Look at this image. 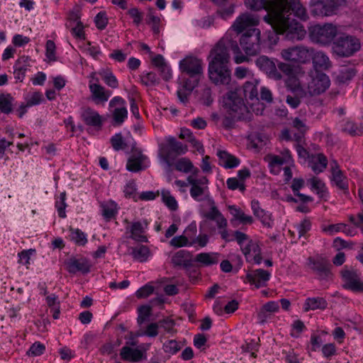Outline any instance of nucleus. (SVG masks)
<instances>
[{
	"label": "nucleus",
	"mask_w": 363,
	"mask_h": 363,
	"mask_svg": "<svg viewBox=\"0 0 363 363\" xmlns=\"http://www.w3.org/2000/svg\"><path fill=\"white\" fill-rule=\"evenodd\" d=\"M285 1L286 11L282 14L284 28L283 30L274 28V30L277 34H286V37L292 40H301L305 38L306 31L301 23L290 18L291 11L298 18L306 21L308 18L307 10L299 0H285Z\"/></svg>",
	"instance_id": "nucleus-1"
},
{
	"label": "nucleus",
	"mask_w": 363,
	"mask_h": 363,
	"mask_svg": "<svg viewBox=\"0 0 363 363\" xmlns=\"http://www.w3.org/2000/svg\"><path fill=\"white\" fill-rule=\"evenodd\" d=\"M245 6L252 10L259 11L262 9L267 11L264 20L279 30L284 29L283 12L286 11L285 0H245Z\"/></svg>",
	"instance_id": "nucleus-2"
},
{
	"label": "nucleus",
	"mask_w": 363,
	"mask_h": 363,
	"mask_svg": "<svg viewBox=\"0 0 363 363\" xmlns=\"http://www.w3.org/2000/svg\"><path fill=\"white\" fill-rule=\"evenodd\" d=\"M338 33V26L331 23L315 24L309 28V37L313 43L323 46H328L332 43H333Z\"/></svg>",
	"instance_id": "nucleus-3"
},
{
	"label": "nucleus",
	"mask_w": 363,
	"mask_h": 363,
	"mask_svg": "<svg viewBox=\"0 0 363 363\" xmlns=\"http://www.w3.org/2000/svg\"><path fill=\"white\" fill-rule=\"evenodd\" d=\"M267 158L271 173L279 174L284 166V180L289 182L292 178L291 167H294V161L289 150H284L279 155H269Z\"/></svg>",
	"instance_id": "nucleus-4"
},
{
	"label": "nucleus",
	"mask_w": 363,
	"mask_h": 363,
	"mask_svg": "<svg viewBox=\"0 0 363 363\" xmlns=\"http://www.w3.org/2000/svg\"><path fill=\"white\" fill-rule=\"evenodd\" d=\"M361 48V43L356 36L343 34L339 36L333 43L332 51L338 57H349L358 52Z\"/></svg>",
	"instance_id": "nucleus-5"
},
{
	"label": "nucleus",
	"mask_w": 363,
	"mask_h": 363,
	"mask_svg": "<svg viewBox=\"0 0 363 363\" xmlns=\"http://www.w3.org/2000/svg\"><path fill=\"white\" fill-rule=\"evenodd\" d=\"M223 106L232 118L236 119L244 118L248 113L243 99L240 97L236 90L229 91L222 99Z\"/></svg>",
	"instance_id": "nucleus-6"
},
{
	"label": "nucleus",
	"mask_w": 363,
	"mask_h": 363,
	"mask_svg": "<svg viewBox=\"0 0 363 363\" xmlns=\"http://www.w3.org/2000/svg\"><path fill=\"white\" fill-rule=\"evenodd\" d=\"M312 55L313 48L304 45L293 46L281 51V56L284 60L298 64L308 63Z\"/></svg>",
	"instance_id": "nucleus-7"
},
{
	"label": "nucleus",
	"mask_w": 363,
	"mask_h": 363,
	"mask_svg": "<svg viewBox=\"0 0 363 363\" xmlns=\"http://www.w3.org/2000/svg\"><path fill=\"white\" fill-rule=\"evenodd\" d=\"M260 35L258 28H251L243 33L240 39V45L247 56L257 55L260 51Z\"/></svg>",
	"instance_id": "nucleus-8"
},
{
	"label": "nucleus",
	"mask_w": 363,
	"mask_h": 363,
	"mask_svg": "<svg viewBox=\"0 0 363 363\" xmlns=\"http://www.w3.org/2000/svg\"><path fill=\"white\" fill-rule=\"evenodd\" d=\"M309 81L307 84L306 94L310 96L320 95L324 93L330 86L329 77L318 70L309 73Z\"/></svg>",
	"instance_id": "nucleus-9"
},
{
	"label": "nucleus",
	"mask_w": 363,
	"mask_h": 363,
	"mask_svg": "<svg viewBox=\"0 0 363 363\" xmlns=\"http://www.w3.org/2000/svg\"><path fill=\"white\" fill-rule=\"evenodd\" d=\"M187 182L191 186L190 195L194 200L201 201L209 197V181L206 177L190 175L187 178Z\"/></svg>",
	"instance_id": "nucleus-10"
},
{
	"label": "nucleus",
	"mask_w": 363,
	"mask_h": 363,
	"mask_svg": "<svg viewBox=\"0 0 363 363\" xmlns=\"http://www.w3.org/2000/svg\"><path fill=\"white\" fill-rule=\"evenodd\" d=\"M187 146L173 137H167L164 143L159 146V155L165 162H169L172 153L183 155L187 152Z\"/></svg>",
	"instance_id": "nucleus-11"
},
{
	"label": "nucleus",
	"mask_w": 363,
	"mask_h": 363,
	"mask_svg": "<svg viewBox=\"0 0 363 363\" xmlns=\"http://www.w3.org/2000/svg\"><path fill=\"white\" fill-rule=\"evenodd\" d=\"M96 73L89 75V89L93 101L96 104H104L111 96V91L99 84V79L96 77Z\"/></svg>",
	"instance_id": "nucleus-12"
},
{
	"label": "nucleus",
	"mask_w": 363,
	"mask_h": 363,
	"mask_svg": "<svg viewBox=\"0 0 363 363\" xmlns=\"http://www.w3.org/2000/svg\"><path fill=\"white\" fill-rule=\"evenodd\" d=\"M208 76L216 84L228 85L231 81L228 65H208Z\"/></svg>",
	"instance_id": "nucleus-13"
},
{
	"label": "nucleus",
	"mask_w": 363,
	"mask_h": 363,
	"mask_svg": "<svg viewBox=\"0 0 363 363\" xmlns=\"http://www.w3.org/2000/svg\"><path fill=\"white\" fill-rule=\"evenodd\" d=\"M150 161L141 150L133 149L128 159L126 169L132 172H138L149 167Z\"/></svg>",
	"instance_id": "nucleus-14"
},
{
	"label": "nucleus",
	"mask_w": 363,
	"mask_h": 363,
	"mask_svg": "<svg viewBox=\"0 0 363 363\" xmlns=\"http://www.w3.org/2000/svg\"><path fill=\"white\" fill-rule=\"evenodd\" d=\"M208 65H228L230 60V55L224 40L219 41L211 50L209 55Z\"/></svg>",
	"instance_id": "nucleus-15"
},
{
	"label": "nucleus",
	"mask_w": 363,
	"mask_h": 363,
	"mask_svg": "<svg viewBox=\"0 0 363 363\" xmlns=\"http://www.w3.org/2000/svg\"><path fill=\"white\" fill-rule=\"evenodd\" d=\"M109 107L113 108L112 116L114 123L121 125L128 117L125 101L121 96H114L109 102Z\"/></svg>",
	"instance_id": "nucleus-16"
},
{
	"label": "nucleus",
	"mask_w": 363,
	"mask_h": 363,
	"mask_svg": "<svg viewBox=\"0 0 363 363\" xmlns=\"http://www.w3.org/2000/svg\"><path fill=\"white\" fill-rule=\"evenodd\" d=\"M242 251L248 262L257 264L261 263L262 257L261 255V249L257 242L249 240L246 243V246L242 247Z\"/></svg>",
	"instance_id": "nucleus-17"
},
{
	"label": "nucleus",
	"mask_w": 363,
	"mask_h": 363,
	"mask_svg": "<svg viewBox=\"0 0 363 363\" xmlns=\"http://www.w3.org/2000/svg\"><path fill=\"white\" fill-rule=\"evenodd\" d=\"M342 274L345 288L354 292L363 293V280L355 272L345 270Z\"/></svg>",
	"instance_id": "nucleus-18"
},
{
	"label": "nucleus",
	"mask_w": 363,
	"mask_h": 363,
	"mask_svg": "<svg viewBox=\"0 0 363 363\" xmlns=\"http://www.w3.org/2000/svg\"><path fill=\"white\" fill-rule=\"evenodd\" d=\"M148 225L149 222L146 219L133 222L130 226V238L138 242H147V237L145 233Z\"/></svg>",
	"instance_id": "nucleus-19"
},
{
	"label": "nucleus",
	"mask_w": 363,
	"mask_h": 363,
	"mask_svg": "<svg viewBox=\"0 0 363 363\" xmlns=\"http://www.w3.org/2000/svg\"><path fill=\"white\" fill-rule=\"evenodd\" d=\"M270 276L271 274L269 272L258 269L248 272L246 275V280L251 285H254L255 288L259 289L267 285Z\"/></svg>",
	"instance_id": "nucleus-20"
},
{
	"label": "nucleus",
	"mask_w": 363,
	"mask_h": 363,
	"mask_svg": "<svg viewBox=\"0 0 363 363\" xmlns=\"http://www.w3.org/2000/svg\"><path fill=\"white\" fill-rule=\"evenodd\" d=\"M179 68L183 72H186L190 76L199 74L202 72V62L200 60L188 57L182 60L179 63Z\"/></svg>",
	"instance_id": "nucleus-21"
},
{
	"label": "nucleus",
	"mask_w": 363,
	"mask_h": 363,
	"mask_svg": "<svg viewBox=\"0 0 363 363\" xmlns=\"http://www.w3.org/2000/svg\"><path fill=\"white\" fill-rule=\"evenodd\" d=\"M259 23V18L256 16L250 13H243L239 16L233 24L232 28L240 33L245 29L257 25Z\"/></svg>",
	"instance_id": "nucleus-22"
},
{
	"label": "nucleus",
	"mask_w": 363,
	"mask_h": 363,
	"mask_svg": "<svg viewBox=\"0 0 363 363\" xmlns=\"http://www.w3.org/2000/svg\"><path fill=\"white\" fill-rule=\"evenodd\" d=\"M331 181L333 185L341 190L347 191L348 189V182L347 177L340 169L337 163L333 161L330 163Z\"/></svg>",
	"instance_id": "nucleus-23"
},
{
	"label": "nucleus",
	"mask_w": 363,
	"mask_h": 363,
	"mask_svg": "<svg viewBox=\"0 0 363 363\" xmlns=\"http://www.w3.org/2000/svg\"><path fill=\"white\" fill-rule=\"evenodd\" d=\"M67 271L71 274L81 272L86 274L90 271L91 264L85 258L70 259L66 262Z\"/></svg>",
	"instance_id": "nucleus-24"
},
{
	"label": "nucleus",
	"mask_w": 363,
	"mask_h": 363,
	"mask_svg": "<svg viewBox=\"0 0 363 363\" xmlns=\"http://www.w3.org/2000/svg\"><path fill=\"white\" fill-rule=\"evenodd\" d=\"M30 67V58L28 56L20 57L13 66V74L16 82H22L26 77V73Z\"/></svg>",
	"instance_id": "nucleus-25"
},
{
	"label": "nucleus",
	"mask_w": 363,
	"mask_h": 363,
	"mask_svg": "<svg viewBox=\"0 0 363 363\" xmlns=\"http://www.w3.org/2000/svg\"><path fill=\"white\" fill-rule=\"evenodd\" d=\"M308 165L315 173H320L326 168L328 160L323 154H312L308 155Z\"/></svg>",
	"instance_id": "nucleus-26"
},
{
	"label": "nucleus",
	"mask_w": 363,
	"mask_h": 363,
	"mask_svg": "<svg viewBox=\"0 0 363 363\" xmlns=\"http://www.w3.org/2000/svg\"><path fill=\"white\" fill-rule=\"evenodd\" d=\"M314 70L328 69L331 67V62L328 55L322 51H315L313 48V55L311 56Z\"/></svg>",
	"instance_id": "nucleus-27"
},
{
	"label": "nucleus",
	"mask_w": 363,
	"mask_h": 363,
	"mask_svg": "<svg viewBox=\"0 0 363 363\" xmlns=\"http://www.w3.org/2000/svg\"><path fill=\"white\" fill-rule=\"evenodd\" d=\"M82 118L88 125L100 127L103 123L102 117L99 113L89 107L84 108L82 113Z\"/></svg>",
	"instance_id": "nucleus-28"
},
{
	"label": "nucleus",
	"mask_w": 363,
	"mask_h": 363,
	"mask_svg": "<svg viewBox=\"0 0 363 363\" xmlns=\"http://www.w3.org/2000/svg\"><path fill=\"white\" fill-rule=\"evenodd\" d=\"M217 156L219 160V164L225 169H232L238 167L240 160L235 156L228 153L225 150H218Z\"/></svg>",
	"instance_id": "nucleus-29"
},
{
	"label": "nucleus",
	"mask_w": 363,
	"mask_h": 363,
	"mask_svg": "<svg viewBox=\"0 0 363 363\" xmlns=\"http://www.w3.org/2000/svg\"><path fill=\"white\" fill-rule=\"evenodd\" d=\"M328 306L326 300L322 297L307 298L303 303V309L305 312L315 310H324Z\"/></svg>",
	"instance_id": "nucleus-30"
},
{
	"label": "nucleus",
	"mask_w": 363,
	"mask_h": 363,
	"mask_svg": "<svg viewBox=\"0 0 363 363\" xmlns=\"http://www.w3.org/2000/svg\"><path fill=\"white\" fill-rule=\"evenodd\" d=\"M172 262L174 265L188 267L191 265L192 255L185 250H179L172 256Z\"/></svg>",
	"instance_id": "nucleus-31"
},
{
	"label": "nucleus",
	"mask_w": 363,
	"mask_h": 363,
	"mask_svg": "<svg viewBox=\"0 0 363 363\" xmlns=\"http://www.w3.org/2000/svg\"><path fill=\"white\" fill-rule=\"evenodd\" d=\"M230 213L235 220H238L243 225H250L254 222L253 218L250 215L245 214L239 207L231 205L228 207Z\"/></svg>",
	"instance_id": "nucleus-32"
},
{
	"label": "nucleus",
	"mask_w": 363,
	"mask_h": 363,
	"mask_svg": "<svg viewBox=\"0 0 363 363\" xmlns=\"http://www.w3.org/2000/svg\"><path fill=\"white\" fill-rule=\"evenodd\" d=\"M120 355L123 360L139 362L142 359L143 353L141 350L137 348L125 346L121 348Z\"/></svg>",
	"instance_id": "nucleus-33"
},
{
	"label": "nucleus",
	"mask_w": 363,
	"mask_h": 363,
	"mask_svg": "<svg viewBox=\"0 0 363 363\" xmlns=\"http://www.w3.org/2000/svg\"><path fill=\"white\" fill-rule=\"evenodd\" d=\"M306 264L309 269L319 275H327L329 273L327 264L322 259L308 257Z\"/></svg>",
	"instance_id": "nucleus-34"
},
{
	"label": "nucleus",
	"mask_w": 363,
	"mask_h": 363,
	"mask_svg": "<svg viewBox=\"0 0 363 363\" xmlns=\"http://www.w3.org/2000/svg\"><path fill=\"white\" fill-rule=\"evenodd\" d=\"M220 255L217 252H201L195 257V262L202 266H211L219 262Z\"/></svg>",
	"instance_id": "nucleus-35"
},
{
	"label": "nucleus",
	"mask_w": 363,
	"mask_h": 363,
	"mask_svg": "<svg viewBox=\"0 0 363 363\" xmlns=\"http://www.w3.org/2000/svg\"><path fill=\"white\" fill-rule=\"evenodd\" d=\"M98 74L101 77L104 83L112 89H117L119 86L118 81L113 72L109 68L101 69Z\"/></svg>",
	"instance_id": "nucleus-36"
},
{
	"label": "nucleus",
	"mask_w": 363,
	"mask_h": 363,
	"mask_svg": "<svg viewBox=\"0 0 363 363\" xmlns=\"http://www.w3.org/2000/svg\"><path fill=\"white\" fill-rule=\"evenodd\" d=\"M68 239L78 246H84L87 243V236L79 228H69Z\"/></svg>",
	"instance_id": "nucleus-37"
},
{
	"label": "nucleus",
	"mask_w": 363,
	"mask_h": 363,
	"mask_svg": "<svg viewBox=\"0 0 363 363\" xmlns=\"http://www.w3.org/2000/svg\"><path fill=\"white\" fill-rule=\"evenodd\" d=\"M311 186V190L315 191L319 197L323 198L328 194L327 187L322 179L317 177H313L308 179Z\"/></svg>",
	"instance_id": "nucleus-38"
},
{
	"label": "nucleus",
	"mask_w": 363,
	"mask_h": 363,
	"mask_svg": "<svg viewBox=\"0 0 363 363\" xmlns=\"http://www.w3.org/2000/svg\"><path fill=\"white\" fill-rule=\"evenodd\" d=\"M214 222L216 223L217 228L218 229V233L220 235L222 239L227 242L232 240V239L230 238V235L227 229L228 220L223 216V215L221 214L220 216H218L214 220Z\"/></svg>",
	"instance_id": "nucleus-39"
},
{
	"label": "nucleus",
	"mask_w": 363,
	"mask_h": 363,
	"mask_svg": "<svg viewBox=\"0 0 363 363\" xmlns=\"http://www.w3.org/2000/svg\"><path fill=\"white\" fill-rule=\"evenodd\" d=\"M174 165L177 171L184 173L197 172L199 171L197 168L194 167L191 160L186 157L179 159Z\"/></svg>",
	"instance_id": "nucleus-40"
},
{
	"label": "nucleus",
	"mask_w": 363,
	"mask_h": 363,
	"mask_svg": "<svg viewBox=\"0 0 363 363\" xmlns=\"http://www.w3.org/2000/svg\"><path fill=\"white\" fill-rule=\"evenodd\" d=\"M258 81L254 79L252 82H247L244 85V93L245 97L249 98L251 100H255L259 101L258 99V90H257Z\"/></svg>",
	"instance_id": "nucleus-41"
},
{
	"label": "nucleus",
	"mask_w": 363,
	"mask_h": 363,
	"mask_svg": "<svg viewBox=\"0 0 363 363\" xmlns=\"http://www.w3.org/2000/svg\"><path fill=\"white\" fill-rule=\"evenodd\" d=\"M102 215L106 220H111L118 213L117 203L113 201H108L101 205Z\"/></svg>",
	"instance_id": "nucleus-42"
},
{
	"label": "nucleus",
	"mask_w": 363,
	"mask_h": 363,
	"mask_svg": "<svg viewBox=\"0 0 363 363\" xmlns=\"http://www.w3.org/2000/svg\"><path fill=\"white\" fill-rule=\"evenodd\" d=\"M345 3V0H326L324 1V16L334 15L338 8Z\"/></svg>",
	"instance_id": "nucleus-43"
},
{
	"label": "nucleus",
	"mask_w": 363,
	"mask_h": 363,
	"mask_svg": "<svg viewBox=\"0 0 363 363\" xmlns=\"http://www.w3.org/2000/svg\"><path fill=\"white\" fill-rule=\"evenodd\" d=\"M323 231L330 235H333L334 234L339 232H342L346 233L347 235H352V233H350L347 225L342 223L331 224L324 226L323 227Z\"/></svg>",
	"instance_id": "nucleus-44"
},
{
	"label": "nucleus",
	"mask_w": 363,
	"mask_h": 363,
	"mask_svg": "<svg viewBox=\"0 0 363 363\" xmlns=\"http://www.w3.org/2000/svg\"><path fill=\"white\" fill-rule=\"evenodd\" d=\"M183 347V342L177 341L175 340H169L163 344L162 348L165 353L174 355L177 354Z\"/></svg>",
	"instance_id": "nucleus-45"
},
{
	"label": "nucleus",
	"mask_w": 363,
	"mask_h": 363,
	"mask_svg": "<svg viewBox=\"0 0 363 363\" xmlns=\"http://www.w3.org/2000/svg\"><path fill=\"white\" fill-rule=\"evenodd\" d=\"M133 257L135 259L143 262H145L150 257V250L147 246L141 245L135 247L132 252Z\"/></svg>",
	"instance_id": "nucleus-46"
},
{
	"label": "nucleus",
	"mask_w": 363,
	"mask_h": 363,
	"mask_svg": "<svg viewBox=\"0 0 363 363\" xmlns=\"http://www.w3.org/2000/svg\"><path fill=\"white\" fill-rule=\"evenodd\" d=\"M304 181L302 179H294L293 180V183L291 184V189L294 191V194L298 196L300 200L306 202L311 201L312 198L304 194H302L299 192V190L303 186Z\"/></svg>",
	"instance_id": "nucleus-47"
},
{
	"label": "nucleus",
	"mask_w": 363,
	"mask_h": 363,
	"mask_svg": "<svg viewBox=\"0 0 363 363\" xmlns=\"http://www.w3.org/2000/svg\"><path fill=\"white\" fill-rule=\"evenodd\" d=\"M161 196L162 201L171 211H176L178 208L177 201L171 194L169 191L162 189L161 191Z\"/></svg>",
	"instance_id": "nucleus-48"
},
{
	"label": "nucleus",
	"mask_w": 363,
	"mask_h": 363,
	"mask_svg": "<svg viewBox=\"0 0 363 363\" xmlns=\"http://www.w3.org/2000/svg\"><path fill=\"white\" fill-rule=\"evenodd\" d=\"M13 97L11 94L0 95V111L4 113H9L12 111Z\"/></svg>",
	"instance_id": "nucleus-49"
},
{
	"label": "nucleus",
	"mask_w": 363,
	"mask_h": 363,
	"mask_svg": "<svg viewBox=\"0 0 363 363\" xmlns=\"http://www.w3.org/2000/svg\"><path fill=\"white\" fill-rule=\"evenodd\" d=\"M286 86L291 92H298L300 96H306V92L301 86L300 82L294 77H289L287 79Z\"/></svg>",
	"instance_id": "nucleus-50"
},
{
	"label": "nucleus",
	"mask_w": 363,
	"mask_h": 363,
	"mask_svg": "<svg viewBox=\"0 0 363 363\" xmlns=\"http://www.w3.org/2000/svg\"><path fill=\"white\" fill-rule=\"evenodd\" d=\"M309 6L312 15L317 16H324L325 9L323 0H311Z\"/></svg>",
	"instance_id": "nucleus-51"
},
{
	"label": "nucleus",
	"mask_w": 363,
	"mask_h": 363,
	"mask_svg": "<svg viewBox=\"0 0 363 363\" xmlns=\"http://www.w3.org/2000/svg\"><path fill=\"white\" fill-rule=\"evenodd\" d=\"M356 74V71L352 67H342L338 75L337 79L342 83H345L350 80H351Z\"/></svg>",
	"instance_id": "nucleus-52"
},
{
	"label": "nucleus",
	"mask_w": 363,
	"mask_h": 363,
	"mask_svg": "<svg viewBox=\"0 0 363 363\" xmlns=\"http://www.w3.org/2000/svg\"><path fill=\"white\" fill-rule=\"evenodd\" d=\"M137 185L135 181L131 180L129 181L124 186L123 192L125 194V196L128 199H133L135 201L138 200V195H137Z\"/></svg>",
	"instance_id": "nucleus-53"
},
{
	"label": "nucleus",
	"mask_w": 363,
	"mask_h": 363,
	"mask_svg": "<svg viewBox=\"0 0 363 363\" xmlns=\"http://www.w3.org/2000/svg\"><path fill=\"white\" fill-rule=\"evenodd\" d=\"M66 193L62 192L60 194L59 199L56 201L55 203V207L57 210L58 216L60 218H65L66 217V213H65V208H66Z\"/></svg>",
	"instance_id": "nucleus-54"
},
{
	"label": "nucleus",
	"mask_w": 363,
	"mask_h": 363,
	"mask_svg": "<svg viewBox=\"0 0 363 363\" xmlns=\"http://www.w3.org/2000/svg\"><path fill=\"white\" fill-rule=\"evenodd\" d=\"M256 65L261 69L268 72L274 68V64L266 56H260L256 60Z\"/></svg>",
	"instance_id": "nucleus-55"
},
{
	"label": "nucleus",
	"mask_w": 363,
	"mask_h": 363,
	"mask_svg": "<svg viewBox=\"0 0 363 363\" xmlns=\"http://www.w3.org/2000/svg\"><path fill=\"white\" fill-rule=\"evenodd\" d=\"M192 245L193 242H189L188 238L184 235L175 236L170 241V245L174 247L191 246Z\"/></svg>",
	"instance_id": "nucleus-56"
},
{
	"label": "nucleus",
	"mask_w": 363,
	"mask_h": 363,
	"mask_svg": "<svg viewBox=\"0 0 363 363\" xmlns=\"http://www.w3.org/2000/svg\"><path fill=\"white\" fill-rule=\"evenodd\" d=\"M298 238L304 236L311 228V222L309 219L305 218L300 223L295 226Z\"/></svg>",
	"instance_id": "nucleus-57"
},
{
	"label": "nucleus",
	"mask_w": 363,
	"mask_h": 363,
	"mask_svg": "<svg viewBox=\"0 0 363 363\" xmlns=\"http://www.w3.org/2000/svg\"><path fill=\"white\" fill-rule=\"evenodd\" d=\"M226 185L229 189L233 191L239 189L240 191L243 192L245 190L244 182L235 177L228 178L226 181Z\"/></svg>",
	"instance_id": "nucleus-58"
},
{
	"label": "nucleus",
	"mask_w": 363,
	"mask_h": 363,
	"mask_svg": "<svg viewBox=\"0 0 363 363\" xmlns=\"http://www.w3.org/2000/svg\"><path fill=\"white\" fill-rule=\"evenodd\" d=\"M45 55L50 62L56 60V46L54 41L48 40L45 45Z\"/></svg>",
	"instance_id": "nucleus-59"
},
{
	"label": "nucleus",
	"mask_w": 363,
	"mask_h": 363,
	"mask_svg": "<svg viewBox=\"0 0 363 363\" xmlns=\"http://www.w3.org/2000/svg\"><path fill=\"white\" fill-rule=\"evenodd\" d=\"M45 350V346L40 342H34L27 352L28 356H39L44 353Z\"/></svg>",
	"instance_id": "nucleus-60"
},
{
	"label": "nucleus",
	"mask_w": 363,
	"mask_h": 363,
	"mask_svg": "<svg viewBox=\"0 0 363 363\" xmlns=\"http://www.w3.org/2000/svg\"><path fill=\"white\" fill-rule=\"evenodd\" d=\"M306 328L304 323L301 320H296L294 321L291 325V335L297 338L300 337L301 333L303 332Z\"/></svg>",
	"instance_id": "nucleus-61"
},
{
	"label": "nucleus",
	"mask_w": 363,
	"mask_h": 363,
	"mask_svg": "<svg viewBox=\"0 0 363 363\" xmlns=\"http://www.w3.org/2000/svg\"><path fill=\"white\" fill-rule=\"evenodd\" d=\"M141 82L145 86H152L157 83V74L154 72H147L140 76Z\"/></svg>",
	"instance_id": "nucleus-62"
},
{
	"label": "nucleus",
	"mask_w": 363,
	"mask_h": 363,
	"mask_svg": "<svg viewBox=\"0 0 363 363\" xmlns=\"http://www.w3.org/2000/svg\"><path fill=\"white\" fill-rule=\"evenodd\" d=\"M194 85L186 83L182 89H179L177 91L178 97L182 103H186L188 100V96L194 89Z\"/></svg>",
	"instance_id": "nucleus-63"
},
{
	"label": "nucleus",
	"mask_w": 363,
	"mask_h": 363,
	"mask_svg": "<svg viewBox=\"0 0 363 363\" xmlns=\"http://www.w3.org/2000/svg\"><path fill=\"white\" fill-rule=\"evenodd\" d=\"M255 216H256L262 222L264 226L267 228L272 227L273 220L272 219V215L265 211L264 209L262 210L261 213H259Z\"/></svg>",
	"instance_id": "nucleus-64"
}]
</instances>
